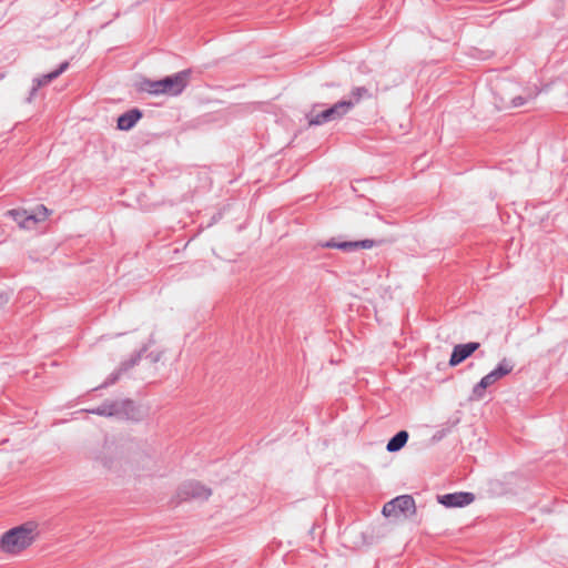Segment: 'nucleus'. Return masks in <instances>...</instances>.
<instances>
[{"label": "nucleus", "instance_id": "4468645a", "mask_svg": "<svg viewBox=\"0 0 568 568\" xmlns=\"http://www.w3.org/2000/svg\"><path fill=\"white\" fill-rule=\"evenodd\" d=\"M407 440L408 433L406 430H400L388 440L386 449L390 453L398 452L406 445Z\"/></svg>", "mask_w": 568, "mask_h": 568}, {"label": "nucleus", "instance_id": "1a4fd4ad", "mask_svg": "<svg viewBox=\"0 0 568 568\" xmlns=\"http://www.w3.org/2000/svg\"><path fill=\"white\" fill-rule=\"evenodd\" d=\"M146 351V347H143L140 352L133 354L128 361H124L120 364L119 368L111 373L105 382L100 387H106L110 386L120 378V376L129 371L130 368L134 367L141 359L142 354Z\"/></svg>", "mask_w": 568, "mask_h": 568}, {"label": "nucleus", "instance_id": "7ed1b4c3", "mask_svg": "<svg viewBox=\"0 0 568 568\" xmlns=\"http://www.w3.org/2000/svg\"><path fill=\"white\" fill-rule=\"evenodd\" d=\"M514 363L508 358H503L496 368L485 375L474 387L471 392V399L479 400L485 396L487 387L494 385L497 381L510 374L514 369Z\"/></svg>", "mask_w": 568, "mask_h": 568}, {"label": "nucleus", "instance_id": "6ab92c4d", "mask_svg": "<svg viewBox=\"0 0 568 568\" xmlns=\"http://www.w3.org/2000/svg\"><path fill=\"white\" fill-rule=\"evenodd\" d=\"M100 460L102 463V465L109 469H112L113 468V462L112 460H108L106 458L104 457H100Z\"/></svg>", "mask_w": 568, "mask_h": 568}, {"label": "nucleus", "instance_id": "ddd939ff", "mask_svg": "<svg viewBox=\"0 0 568 568\" xmlns=\"http://www.w3.org/2000/svg\"><path fill=\"white\" fill-rule=\"evenodd\" d=\"M375 242L373 240H363L357 242H341L336 243L334 241H328L324 244L325 247H336L344 251H349L354 248H372Z\"/></svg>", "mask_w": 568, "mask_h": 568}, {"label": "nucleus", "instance_id": "9b49d317", "mask_svg": "<svg viewBox=\"0 0 568 568\" xmlns=\"http://www.w3.org/2000/svg\"><path fill=\"white\" fill-rule=\"evenodd\" d=\"M69 68V62L68 61H63L59 67L58 69H55L54 71L50 72V73H47V74H43L39 78H36L33 80V87L31 89V92H30V98H29V101H31L32 97L36 94V92L43 85H47L49 84L51 81L55 80L58 77H60L63 72H65Z\"/></svg>", "mask_w": 568, "mask_h": 568}, {"label": "nucleus", "instance_id": "dca6fc26", "mask_svg": "<svg viewBox=\"0 0 568 568\" xmlns=\"http://www.w3.org/2000/svg\"><path fill=\"white\" fill-rule=\"evenodd\" d=\"M372 94L369 93L368 89L365 87H356L351 91V99L346 100V102L352 103V109L359 103L363 99L371 98Z\"/></svg>", "mask_w": 568, "mask_h": 568}, {"label": "nucleus", "instance_id": "39448f33", "mask_svg": "<svg viewBox=\"0 0 568 568\" xmlns=\"http://www.w3.org/2000/svg\"><path fill=\"white\" fill-rule=\"evenodd\" d=\"M352 110V103L342 100L333 104L331 108L321 112H311L307 115L310 125H321L327 122L336 121L342 119Z\"/></svg>", "mask_w": 568, "mask_h": 568}, {"label": "nucleus", "instance_id": "a211bd4d", "mask_svg": "<svg viewBox=\"0 0 568 568\" xmlns=\"http://www.w3.org/2000/svg\"><path fill=\"white\" fill-rule=\"evenodd\" d=\"M526 103V100L525 98L523 97H515L513 100H511V104L515 108H518V106H521Z\"/></svg>", "mask_w": 568, "mask_h": 568}, {"label": "nucleus", "instance_id": "f257e3e1", "mask_svg": "<svg viewBox=\"0 0 568 568\" xmlns=\"http://www.w3.org/2000/svg\"><path fill=\"white\" fill-rule=\"evenodd\" d=\"M37 537V525L26 523L6 531L0 538V550L17 555L28 548Z\"/></svg>", "mask_w": 568, "mask_h": 568}, {"label": "nucleus", "instance_id": "9d476101", "mask_svg": "<svg viewBox=\"0 0 568 568\" xmlns=\"http://www.w3.org/2000/svg\"><path fill=\"white\" fill-rule=\"evenodd\" d=\"M479 348V343L477 342H469L466 344H458L454 346L450 358H449V365L450 366H457L465 359H467L474 352H476Z\"/></svg>", "mask_w": 568, "mask_h": 568}, {"label": "nucleus", "instance_id": "f03ea898", "mask_svg": "<svg viewBox=\"0 0 568 568\" xmlns=\"http://www.w3.org/2000/svg\"><path fill=\"white\" fill-rule=\"evenodd\" d=\"M190 74V70H183L161 80H149L144 83V90L151 94H168L173 97L179 95L186 88Z\"/></svg>", "mask_w": 568, "mask_h": 568}, {"label": "nucleus", "instance_id": "6e6552de", "mask_svg": "<svg viewBox=\"0 0 568 568\" xmlns=\"http://www.w3.org/2000/svg\"><path fill=\"white\" fill-rule=\"evenodd\" d=\"M475 499L474 494L458 491L445 495H438L437 500L439 504L447 508L464 507L471 504Z\"/></svg>", "mask_w": 568, "mask_h": 568}, {"label": "nucleus", "instance_id": "20e7f679", "mask_svg": "<svg viewBox=\"0 0 568 568\" xmlns=\"http://www.w3.org/2000/svg\"><path fill=\"white\" fill-rule=\"evenodd\" d=\"M134 403L131 399L104 400L101 405L89 409L88 412L99 416L132 418L134 413Z\"/></svg>", "mask_w": 568, "mask_h": 568}, {"label": "nucleus", "instance_id": "aec40b11", "mask_svg": "<svg viewBox=\"0 0 568 568\" xmlns=\"http://www.w3.org/2000/svg\"><path fill=\"white\" fill-rule=\"evenodd\" d=\"M104 449H106L109 452V450H111V446H105Z\"/></svg>", "mask_w": 568, "mask_h": 568}, {"label": "nucleus", "instance_id": "423d86ee", "mask_svg": "<svg viewBox=\"0 0 568 568\" xmlns=\"http://www.w3.org/2000/svg\"><path fill=\"white\" fill-rule=\"evenodd\" d=\"M382 513L385 517L414 515L416 513L415 500L409 495L397 496L384 505Z\"/></svg>", "mask_w": 568, "mask_h": 568}, {"label": "nucleus", "instance_id": "0eeeda50", "mask_svg": "<svg viewBox=\"0 0 568 568\" xmlns=\"http://www.w3.org/2000/svg\"><path fill=\"white\" fill-rule=\"evenodd\" d=\"M176 494L181 501L190 499L205 500L211 496L212 491L199 481H186L179 487Z\"/></svg>", "mask_w": 568, "mask_h": 568}, {"label": "nucleus", "instance_id": "f8f14e48", "mask_svg": "<svg viewBox=\"0 0 568 568\" xmlns=\"http://www.w3.org/2000/svg\"><path fill=\"white\" fill-rule=\"evenodd\" d=\"M142 115L139 109H131L118 118L116 126L121 131H129L136 124Z\"/></svg>", "mask_w": 568, "mask_h": 568}, {"label": "nucleus", "instance_id": "2eb2a0df", "mask_svg": "<svg viewBox=\"0 0 568 568\" xmlns=\"http://www.w3.org/2000/svg\"><path fill=\"white\" fill-rule=\"evenodd\" d=\"M8 214L19 224L22 229H31L33 226L32 221H27L29 217L27 211L22 210H10Z\"/></svg>", "mask_w": 568, "mask_h": 568}, {"label": "nucleus", "instance_id": "f3484780", "mask_svg": "<svg viewBox=\"0 0 568 568\" xmlns=\"http://www.w3.org/2000/svg\"><path fill=\"white\" fill-rule=\"evenodd\" d=\"M49 213L50 211L43 204H40L26 220L32 221V224L36 225L37 223L44 221L49 216Z\"/></svg>", "mask_w": 568, "mask_h": 568}]
</instances>
